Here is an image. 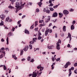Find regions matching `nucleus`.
Returning <instances> with one entry per match:
<instances>
[{
	"mask_svg": "<svg viewBox=\"0 0 77 77\" xmlns=\"http://www.w3.org/2000/svg\"><path fill=\"white\" fill-rule=\"evenodd\" d=\"M71 30H74V24H72L71 25Z\"/></svg>",
	"mask_w": 77,
	"mask_h": 77,
	"instance_id": "obj_20",
	"label": "nucleus"
},
{
	"mask_svg": "<svg viewBox=\"0 0 77 77\" xmlns=\"http://www.w3.org/2000/svg\"><path fill=\"white\" fill-rule=\"evenodd\" d=\"M10 1L11 2V4L12 5H14V2H15V0H10Z\"/></svg>",
	"mask_w": 77,
	"mask_h": 77,
	"instance_id": "obj_24",
	"label": "nucleus"
},
{
	"mask_svg": "<svg viewBox=\"0 0 77 77\" xmlns=\"http://www.w3.org/2000/svg\"><path fill=\"white\" fill-rule=\"evenodd\" d=\"M69 11H70V12H73V11H74V9L70 8L69 9Z\"/></svg>",
	"mask_w": 77,
	"mask_h": 77,
	"instance_id": "obj_36",
	"label": "nucleus"
},
{
	"mask_svg": "<svg viewBox=\"0 0 77 77\" xmlns=\"http://www.w3.org/2000/svg\"><path fill=\"white\" fill-rule=\"evenodd\" d=\"M49 9L50 11H54V9H53V8H49Z\"/></svg>",
	"mask_w": 77,
	"mask_h": 77,
	"instance_id": "obj_33",
	"label": "nucleus"
},
{
	"mask_svg": "<svg viewBox=\"0 0 77 77\" xmlns=\"http://www.w3.org/2000/svg\"><path fill=\"white\" fill-rule=\"evenodd\" d=\"M21 22V20H19L18 22H17V24H20V23Z\"/></svg>",
	"mask_w": 77,
	"mask_h": 77,
	"instance_id": "obj_44",
	"label": "nucleus"
},
{
	"mask_svg": "<svg viewBox=\"0 0 77 77\" xmlns=\"http://www.w3.org/2000/svg\"><path fill=\"white\" fill-rule=\"evenodd\" d=\"M48 32H49V33H52V29H48Z\"/></svg>",
	"mask_w": 77,
	"mask_h": 77,
	"instance_id": "obj_29",
	"label": "nucleus"
},
{
	"mask_svg": "<svg viewBox=\"0 0 77 77\" xmlns=\"http://www.w3.org/2000/svg\"><path fill=\"white\" fill-rule=\"evenodd\" d=\"M38 25V22L37 21H35V27L36 26Z\"/></svg>",
	"mask_w": 77,
	"mask_h": 77,
	"instance_id": "obj_32",
	"label": "nucleus"
},
{
	"mask_svg": "<svg viewBox=\"0 0 77 77\" xmlns=\"http://www.w3.org/2000/svg\"><path fill=\"white\" fill-rule=\"evenodd\" d=\"M53 6V4H51L49 5V6Z\"/></svg>",
	"mask_w": 77,
	"mask_h": 77,
	"instance_id": "obj_55",
	"label": "nucleus"
},
{
	"mask_svg": "<svg viewBox=\"0 0 77 77\" xmlns=\"http://www.w3.org/2000/svg\"><path fill=\"white\" fill-rule=\"evenodd\" d=\"M1 50H2V51L5 50V48H2Z\"/></svg>",
	"mask_w": 77,
	"mask_h": 77,
	"instance_id": "obj_64",
	"label": "nucleus"
},
{
	"mask_svg": "<svg viewBox=\"0 0 77 77\" xmlns=\"http://www.w3.org/2000/svg\"><path fill=\"white\" fill-rule=\"evenodd\" d=\"M31 57H28L27 58V60L28 61H30V60Z\"/></svg>",
	"mask_w": 77,
	"mask_h": 77,
	"instance_id": "obj_38",
	"label": "nucleus"
},
{
	"mask_svg": "<svg viewBox=\"0 0 77 77\" xmlns=\"http://www.w3.org/2000/svg\"><path fill=\"white\" fill-rule=\"evenodd\" d=\"M32 40L33 41H34V42H35V41H36V38H33Z\"/></svg>",
	"mask_w": 77,
	"mask_h": 77,
	"instance_id": "obj_52",
	"label": "nucleus"
},
{
	"mask_svg": "<svg viewBox=\"0 0 77 77\" xmlns=\"http://www.w3.org/2000/svg\"><path fill=\"white\" fill-rule=\"evenodd\" d=\"M48 19L45 20V23H48V22L50 20V18H51V17H50V16H48Z\"/></svg>",
	"mask_w": 77,
	"mask_h": 77,
	"instance_id": "obj_8",
	"label": "nucleus"
},
{
	"mask_svg": "<svg viewBox=\"0 0 77 77\" xmlns=\"http://www.w3.org/2000/svg\"><path fill=\"white\" fill-rule=\"evenodd\" d=\"M23 51H22L20 52V55H23Z\"/></svg>",
	"mask_w": 77,
	"mask_h": 77,
	"instance_id": "obj_49",
	"label": "nucleus"
},
{
	"mask_svg": "<svg viewBox=\"0 0 77 77\" xmlns=\"http://www.w3.org/2000/svg\"><path fill=\"white\" fill-rule=\"evenodd\" d=\"M53 17H57V12L54 13L53 14Z\"/></svg>",
	"mask_w": 77,
	"mask_h": 77,
	"instance_id": "obj_13",
	"label": "nucleus"
},
{
	"mask_svg": "<svg viewBox=\"0 0 77 77\" xmlns=\"http://www.w3.org/2000/svg\"><path fill=\"white\" fill-rule=\"evenodd\" d=\"M68 36L69 37V38H70V40H69V42H71V34L69 33H68Z\"/></svg>",
	"mask_w": 77,
	"mask_h": 77,
	"instance_id": "obj_14",
	"label": "nucleus"
},
{
	"mask_svg": "<svg viewBox=\"0 0 77 77\" xmlns=\"http://www.w3.org/2000/svg\"><path fill=\"white\" fill-rule=\"evenodd\" d=\"M1 21V23H0V26H3V24H4V22L2 21V20Z\"/></svg>",
	"mask_w": 77,
	"mask_h": 77,
	"instance_id": "obj_26",
	"label": "nucleus"
},
{
	"mask_svg": "<svg viewBox=\"0 0 77 77\" xmlns=\"http://www.w3.org/2000/svg\"><path fill=\"white\" fill-rule=\"evenodd\" d=\"M39 50V48H37L36 49H35V48L34 49V51H36V50H38H38Z\"/></svg>",
	"mask_w": 77,
	"mask_h": 77,
	"instance_id": "obj_45",
	"label": "nucleus"
},
{
	"mask_svg": "<svg viewBox=\"0 0 77 77\" xmlns=\"http://www.w3.org/2000/svg\"><path fill=\"white\" fill-rule=\"evenodd\" d=\"M5 50H6V51H9V48H7L5 49Z\"/></svg>",
	"mask_w": 77,
	"mask_h": 77,
	"instance_id": "obj_59",
	"label": "nucleus"
},
{
	"mask_svg": "<svg viewBox=\"0 0 77 77\" xmlns=\"http://www.w3.org/2000/svg\"><path fill=\"white\" fill-rule=\"evenodd\" d=\"M13 58L15 60H17V57H16V56L15 55V54H14V55H12Z\"/></svg>",
	"mask_w": 77,
	"mask_h": 77,
	"instance_id": "obj_21",
	"label": "nucleus"
},
{
	"mask_svg": "<svg viewBox=\"0 0 77 77\" xmlns=\"http://www.w3.org/2000/svg\"><path fill=\"white\" fill-rule=\"evenodd\" d=\"M10 9H12V8H14V7H12V6H11V5L10 6L8 7Z\"/></svg>",
	"mask_w": 77,
	"mask_h": 77,
	"instance_id": "obj_34",
	"label": "nucleus"
},
{
	"mask_svg": "<svg viewBox=\"0 0 77 77\" xmlns=\"http://www.w3.org/2000/svg\"><path fill=\"white\" fill-rule=\"evenodd\" d=\"M63 13L64 15H68L69 14V11H67L66 10H64Z\"/></svg>",
	"mask_w": 77,
	"mask_h": 77,
	"instance_id": "obj_6",
	"label": "nucleus"
},
{
	"mask_svg": "<svg viewBox=\"0 0 77 77\" xmlns=\"http://www.w3.org/2000/svg\"><path fill=\"white\" fill-rule=\"evenodd\" d=\"M29 43L30 44H33V43H34V41H32L31 42H30Z\"/></svg>",
	"mask_w": 77,
	"mask_h": 77,
	"instance_id": "obj_43",
	"label": "nucleus"
},
{
	"mask_svg": "<svg viewBox=\"0 0 77 77\" xmlns=\"http://www.w3.org/2000/svg\"><path fill=\"white\" fill-rule=\"evenodd\" d=\"M58 6H59V5H57L55 6H54L53 8L54 9H56L58 7Z\"/></svg>",
	"mask_w": 77,
	"mask_h": 77,
	"instance_id": "obj_31",
	"label": "nucleus"
},
{
	"mask_svg": "<svg viewBox=\"0 0 77 77\" xmlns=\"http://www.w3.org/2000/svg\"><path fill=\"white\" fill-rule=\"evenodd\" d=\"M9 20V17H8L6 18V21H8Z\"/></svg>",
	"mask_w": 77,
	"mask_h": 77,
	"instance_id": "obj_41",
	"label": "nucleus"
},
{
	"mask_svg": "<svg viewBox=\"0 0 77 77\" xmlns=\"http://www.w3.org/2000/svg\"><path fill=\"white\" fill-rule=\"evenodd\" d=\"M34 59H32L31 60V62H34Z\"/></svg>",
	"mask_w": 77,
	"mask_h": 77,
	"instance_id": "obj_54",
	"label": "nucleus"
},
{
	"mask_svg": "<svg viewBox=\"0 0 77 77\" xmlns=\"http://www.w3.org/2000/svg\"><path fill=\"white\" fill-rule=\"evenodd\" d=\"M55 65V63H52V65L51 66L52 67V69H54V65Z\"/></svg>",
	"mask_w": 77,
	"mask_h": 77,
	"instance_id": "obj_18",
	"label": "nucleus"
},
{
	"mask_svg": "<svg viewBox=\"0 0 77 77\" xmlns=\"http://www.w3.org/2000/svg\"><path fill=\"white\" fill-rule=\"evenodd\" d=\"M1 41L2 42H4L5 41V40H4V39H3V38H2L1 39Z\"/></svg>",
	"mask_w": 77,
	"mask_h": 77,
	"instance_id": "obj_61",
	"label": "nucleus"
},
{
	"mask_svg": "<svg viewBox=\"0 0 77 77\" xmlns=\"http://www.w3.org/2000/svg\"><path fill=\"white\" fill-rule=\"evenodd\" d=\"M25 33H26V34H27L28 35H29L30 33L29 31L26 29H25Z\"/></svg>",
	"mask_w": 77,
	"mask_h": 77,
	"instance_id": "obj_12",
	"label": "nucleus"
},
{
	"mask_svg": "<svg viewBox=\"0 0 77 77\" xmlns=\"http://www.w3.org/2000/svg\"><path fill=\"white\" fill-rule=\"evenodd\" d=\"M52 23H51L49 25L48 27H50L51 26H52Z\"/></svg>",
	"mask_w": 77,
	"mask_h": 77,
	"instance_id": "obj_57",
	"label": "nucleus"
},
{
	"mask_svg": "<svg viewBox=\"0 0 77 77\" xmlns=\"http://www.w3.org/2000/svg\"><path fill=\"white\" fill-rule=\"evenodd\" d=\"M29 48L30 49H32V45L31 44H30L29 45Z\"/></svg>",
	"mask_w": 77,
	"mask_h": 77,
	"instance_id": "obj_30",
	"label": "nucleus"
},
{
	"mask_svg": "<svg viewBox=\"0 0 77 77\" xmlns=\"http://www.w3.org/2000/svg\"><path fill=\"white\" fill-rule=\"evenodd\" d=\"M61 36L62 37H63L64 36V34L63 33H62L60 34Z\"/></svg>",
	"mask_w": 77,
	"mask_h": 77,
	"instance_id": "obj_56",
	"label": "nucleus"
},
{
	"mask_svg": "<svg viewBox=\"0 0 77 77\" xmlns=\"http://www.w3.org/2000/svg\"><path fill=\"white\" fill-rule=\"evenodd\" d=\"M61 42H62L61 41V40H60V39H59L58 42H57V43H56V44H59V43L61 44Z\"/></svg>",
	"mask_w": 77,
	"mask_h": 77,
	"instance_id": "obj_19",
	"label": "nucleus"
},
{
	"mask_svg": "<svg viewBox=\"0 0 77 77\" xmlns=\"http://www.w3.org/2000/svg\"><path fill=\"white\" fill-rule=\"evenodd\" d=\"M42 72H40L38 73V77L39 76V75H41V74L42 73Z\"/></svg>",
	"mask_w": 77,
	"mask_h": 77,
	"instance_id": "obj_51",
	"label": "nucleus"
},
{
	"mask_svg": "<svg viewBox=\"0 0 77 77\" xmlns=\"http://www.w3.org/2000/svg\"><path fill=\"white\" fill-rule=\"evenodd\" d=\"M26 17V15H23L22 16V18L23 19V18H25Z\"/></svg>",
	"mask_w": 77,
	"mask_h": 77,
	"instance_id": "obj_60",
	"label": "nucleus"
},
{
	"mask_svg": "<svg viewBox=\"0 0 77 77\" xmlns=\"http://www.w3.org/2000/svg\"><path fill=\"white\" fill-rule=\"evenodd\" d=\"M41 26H45V23H43V24H41L40 25Z\"/></svg>",
	"mask_w": 77,
	"mask_h": 77,
	"instance_id": "obj_48",
	"label": "nucleus"
},
{
	"mask_svg": "<svg viewBox=\"0 0 77 77\" xmlns=\"http://www.w3.org/2000/svg\"><path fill=\"white\" fill-rule=\"evenodd\" d=\"M36 12H39V10L38 8H37L36 10Z\"/></svg>",
	"mask_w": 77,
	"mask_h": 77,
	"instance_id": "obj_39",
	"label": "nucleus"
},
{
	"mask_svg": "<svg viewBox=\"0 0 77 77\" xmlns=\"http://www.w3.org/2000/svg\"><path fill=\"white\" fill-rule=\"evenodd\" d=\"M46 12L47 14H50V11L49 10H46Z\"/></svg>",
	"mask_w": 77,
	"mask_h": 77,
	"instance_id": "obj_25",
	"label": "nucleus"
},
{
	"mask_svg": "<svg viewBox=\"0 0 77 77\" xmlns=\"http://www.w3.org/2000/svg\"><path fill=\"white\" fill-rule=\"evenodd\" d=\"M38 28H36L35 29V30L36 31H38Z\"/></svg>",
	"mask_w": 77,
	"mask_h": 77,
	"instance_id": "obj_62",
	"label": "nucleus"
},
{
	"mask_svg": "<svg viewBox=\"0 0 77 77\" xmlns=\"http://www.w3.org/2000/svg\"><path fill=\"white\" fill-rule=\"evenodd\" d=\"M36 70H35L34 72H33L32 75V77H36V75H37L36 74Z\"/></svg>",
	"mask_w": 77,
	"mask_h": 77,
	"instance_id": "obj_5",
	"label": "nucleus"
},
{
	"mask_svg": "<svg viewBox=\"0 0 77 77\" xmlns=\"http://www.w3.org/2000/svg\"><path fill=\"white\" fill-rule=\"evenodd\" d=\"M74 73L75 74H77V70H75L74 71Z\"/></svg>",
	"mask_w": 77,
	"mask_h": 77,
	"instance_id": "obj_58",
	"label": "nucleus"
},
{
	"mask_svg": "<svg viewBox=\"0 0 77 77\" xmlns=\"http://www.w3.org/2000/svg\"><path fill=\"white\" fill-rule=\"evenodd\" d=\"M57 44V47L56 48L58 50H59L60 49V44Z\"/></svg>",
	"mask_w": 77,
	"mask_h": 77,
	"instance_id": "obj_9",
	"label": "nucleus"
},
{
	"mask_svg": "<svg viewBox=\"0 0 77 77\" xmlns=\"http://www.w3.org/2000/svg\"><path fill=\"white\" fill-rule=\"evenodd\" d=\"M70 47V45L69 44H68L67 45V47L69 48Z\"/></svg>",
	"mask_w": 77,
	"mask_h": 77,
	"instance_id": "obj_63",
	"label": "nucleus"
},
{
	"mask_svg": "<svg viewBox=\"0 0 77 77\" xmlns=\"http://www.w3.org/2000/svg\"><path fill=\"white\" fill-rule=\"evenodd\" d=\"M15 28L14 27H13L12 29H11V31H12L13 30V32H14L15 30Z\"/></svg>",
	"mask_w": 77,
	"mask_h": 77,
	"instance_id": "obj_50",
	"label": "nucleus"
},
{
	"mask_svg": "<svg viewBox=\"0 0 77 77\" xmlns=\"http://www.w3.org/2000/svg\"><path fill=\"white\" fill-rule=\"evenodd\" d=\"M3 69L4 70H6L7 69V68H6V66L5 65V66H3Z\"/></svg>",
	"mask_w": 77,
	"mask_h": 77,
	"instance_id": "obj_28",
	"label": "nucleus"
},
{
	"mask_svg": "<svg viewBox=\"0 0 77 77\" xmlns=\"http://www.w3.org/2000/svg\"><path fill=\"white\" fill-rule=\"evenodd\" d=\"M6 41H7V45H8V44H9V38H8V37H7Z\"/></svg>",
	"mask_w": 77,
	"mask_h": 77,
	"instance_id": "obj_23",
	"label": "nucleus"
},
{
	"mask_svg": "<svg viewBox=\"0 0 77 77\" xmlns=\"http://www.w3.org/2000/svg\"><path fill=\"white\" fill-rule=\"evenodd\" d=\"M23 4V2L22 1H20V3L18 2H16L15 3V7L17 8H16L15 9H16V13H17L18 11H19L20 9H21L22 8H24V6L25 5H26V2H24V4Z\"/></svg>",
	"mask_w": 77,
	"mask_h": 77,
	"instance_id": "obj_1",
	"label": "nucleus"
},
{
	"mask_svg": "<svg viewBox=\"0 0 77 77\" xmlns=\"http://www.w3.org/2000/svg\"><path fill=\"white\" fill-rule=\"evenodd\" d=\"M60 59V58H58L57 60H56V61L57 62L58 61H59Z\"/></svg>",
	"mask_w": 77,
	"mask_h": 77,
	"instance_id": "obj_46",
	"label": "nucleus"
},
{
	"mask_svg": "<svg viewBox=\"0 0 77 77\" xmlns=\"http://www.w3.org/2000/svg\"><path fill=\"white\" fill-rule=\"evenodd\" d=\"M0 18H2V20H3V19H4V18H5V15H4L2 14L0 16Z\"/></svg>",
	"mask_w": 77,
	"mask_h": 77,
	"instance_id": "obj_15",
	"label": "nucleus"
},
{
	"mask_svg": "<svg viewBox=\"0 0 77 77\" xmlns=\"http://www.w3.org/2000/svg\"><path fill=\"white\" fill-rule=\"evenodd\" d=\"M71 63L69 61L67 62L66 65L64 66L65 68H67L69 65H71Z\"/></svg>",
	"mask_w": 77,
	"mask_h": 77,
	"instance_id": "obj_4",
	"label": "nucleus"
},
{
	"mask_svg": "<svg viewBox=\"0 0 77 77\" xmlns=\"http://www.w3.org/2000/svg\"><path fill=\"white\" fill-rule=\"evenodd\" d=\"M37 69H39L40 68V71H42V70L44 69V67H42L41 66H38L37 67Z\"/></svg>",
	"mask_w": 77,
	"mask_h": 77,
	"instance_id": "obj_7",
	"label": "nucleus"
},
{
	"mask_svg": "<svg viewBox=\"0 0 77 77\" xmlns=\"http://www.w3.org/2000/svg\"><path fill=\"white\" fill-rule=\"evenodd\" d=\"M56 21H57V20L56 19L55 20H52V22H53L54 23H56Z\"/></svg>",
	"mask_w": 77,
	"mask_h": 77,
	"instance_id": "obj_42",
	"label": "nucleus"
},
{
	"mask_svg": "<svg viewBox=\"0 0 77 77\" xmlns=\"http://www.w3.org/2000/svg\"><path fill=\"white\" fill-rule=\"evenodd\" d=\"M28 48H29L28 46H26L25 47V48L23 49V50H24L25 51H27Z\"/></svg>",
	"mask_w": 77,
	"mask_h": 77,
	"instance_id": "obj_10",
	"label": "nucleus"
},
{
	"mask_svg": "<svg viewBox=\"0 0 77 77\" xmlns=\"http://www.w3.org/2000/svg\"><path fill=\"white\" fill-rule=\"evenodd\" d=\"M42 38V37H41V36H38V40H40V39H41Z\"/></svg>",
	"mask_w": 77,
	"mask_h": 77,
	"instance_id": "obj_40",
	"label": "nucleus"
},
{
	"mask_svg": "<svg viewBox=\"0 0 77 77\" xmlns=\"http://www.w3.org/2000/svg\"><path fill=\"white\" fill-rule=\"evenodd\" d=\"M53 47H54V46L53 45H51L50 46H48V49H52Z\"/></svg>",
	"mask_w": 77,
	"mask_h": 77,
	"instance_id": "obj_16",
	"label": "nucleus"
},
{
	"mask_svg": "<svg viewBox=\"0 0 77 77\" xmlns=\"http://www.w3.org/2000/svg\"><path fill=\"white\" fill-rule=\"evenodd\" d=\"M33 27H34V24L32 25L30 27L31 29H32L33 28Z\"/></svg>",
	"mask_w": 77,
	"mask_h": 77,
	"instance_id": "obj_35",
	"label": "nucleus"
},
{
	"mask_svg": "<svg viewBox=\"0 0 77 77\" xmlns=\"http://www.w3.org/2000/svg\"><path fill=\"white\" fill-rule=\"evenodd\" d=\"M43 22H44V20H39V23H43Z\"/></svg>",
	"mask_w": 77,
	"mask_h": 77,
	"instance_id": "obj_37",
	"label": "nucleus"
},
{
	"mask_svg": "<svg viewBox=\"0 0 77 77\" xmlns=\"http://www.w3.org/2000/svg\"><path fill=\"white\" fill-rule=\"evenodd\" d=\"M48 30L47 29L45 31V36H47L48 34Z\"/></svg>",
	"mask_w": 77,
	"mask_h": 77,
	"instance_id": "obj_17",
	"label": "nucleus"
},
{
	"mask_svg": "<svg viewBox=\"0 0 77 77\" xmlns=\"http://www.w3.org/2000/svg\"><path fill=\"white\" fill-rule=\"evenodd\" d=\"M43 1V0H40V2L38 3V5H39V7H41V5H42V2Z\"/></svg>",
	"mask_w": 77,
	"mask_h": 77,
	"instance_id": "obj_11",
	"label": "nucleus"
},
{
	"mask_svg": "<svg viewBox=\"0 0 77 77\" xmlns=\"http://www.w3.org/2000/svg\"><path fill=\"white\" fill-rule=\"evenodd\" d=\"M75 23H76L75 21L73 20V22L72 23L73 24H75Z\"/></svg>",
	"mask_w": 77,
	"mask_h": 77,
	"instance_id": "obj_47",
	"label": "nucleus"
},
{
	"mask_svg": "<svg viewBox=\"0 0 77 77\" xmlns=\"http://www.w3.org/2000/svg\"><path fill=\"white\" fill-rule=\"evenodd\" d=\"M59 15L60 18H62V17H63V14H61V13H59Z\"/></svg>",
	"mask_w": 77,
	"mask_h": 77,
	"instance_id": "obj_22",
	"label": "nucleus"
},
{
	"mask_svg": "<svg viewBox=\"0 0 77 77\" xmlns=\"http://www.w3.org/2000/svg\"><path fill=\"white\" fill-rule=\"evenodd\" d=\"M74 66H77V63H75V64H74Z\"/></svg>",
	"mask_w": 77,
	"mask_h": 77,
	"instance_id": "obj_53",
	"label": "nucleus"
},
{
	"mask_svg": "<svg viewBox=\"0 0 77 77\" xmlns=\"http://www.w3.org/2000/svg\"><path fill=\"white\" fill-rule=\"evenodd\" d=\"M2 54L0 55V59H2L3 57V56H5V51H2L1 52Z\"/></svg>",
	"mask_w": 77,
	"mask_h": 77,
	"instance_id": "obj_3",
	"label": "nucleus"
},
{
	"mask_svg": "<svg viewBox=\"0 0 77 77\" xmlns=\"http://www.w3.org/2000/svg\"><path fill=\"white\" fill-rule=\"evenodd\" d=\"M74 67H72L71 69H69V77L71 76V75L72 74V72H71V70H74Z\"/></svg>",
	"mask_w": 77,
	"mask_h": 77,
	"instance_id": "obj_2",
	"label": "nucleus"
},
{
	"mask_svg": "<svg viewBox=\"0 0 77 77\" xmlns=\"http://www.w3.org/2000/svg\"><path fill=\"white\" fill-rule=\"evenodd\" d=\"M12 33L11 32H10L8 34V36H12Z\"/></svg>",
	"mask_w": 77,
	"mask_h": 77,
	"instance_id": "obj_27",
	"label": "nucleus"
}]
</instances>
